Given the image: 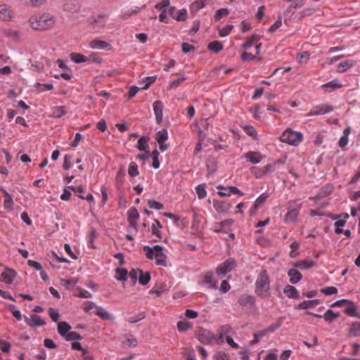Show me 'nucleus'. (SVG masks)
<instances>
[{"label":"nucleus","mask_w":360,"mask_h":360,"mask_svg":"<svg viewBox=\"0 0 360 360\" xmlns=\"http://www.w3.org/2000/svg\"><path fill=\"white\" fill-rule=\"evenodd\" d=\"M159 152L158 151V150H154L151 154H150V156H151L152 159H153V163H152V167L157 169L160 167V161H159Z\"/></svg>","instance_id":"obj_46"},{"label":"nucleus","mask_w":360,"mask_h":360,"mask_svg":"<svg viewBox=\"0 0 360 360\" xmlns=\"http://www.w3.org/2000/svg\"><path fill=\"white\" fill-rule=\"evenodd\" d=\"M168 139V133L167 129H162L157 133L155 139L158 143L165 142Z\"/></svg>","instance_id":"obj_52"},{"label":"nucleus","mask_w":360,"mask_h":360,"mask_svg":"<svg viewBox=\"0 0 360 360\" xmlns=\"http://www.w3.org/2000/svg\"><path fill=\"white\" fill-rule=\"evenodd\" d=\"M13 18V12L6 5L0 6V19L4 21L11 20Z\"/></svg>","instance_id":"obj_22"},{"label":"nucleus","mask_w":360,"mask_h":360,"mask_svg":"<svg viewBox=\"0 0 360 360\" xmlns=\"http://www.w3.org/2000/svg\"><path fill=\"white\" fill-rule=\"evenodd\" d=\"M55 22V18L48 13L34 14L29 18V25L34 30H49Z\"/></svg>","instance_id":"obj_1"},{"label":"nucleus","mask_w":360,"mask_h":360,"mask_svg":"<svg viewBox=\"0 0 360 360\" xmlns=\"http://www.w3.org/2000/svg\"><path fill=\"white\" fill-rule=\"evenodd\" d=\"M214 208L219 213H224L229 211L231 205L226 201H214Z\"/></svg>","instance_id":"obj_21"},{"label":"nucleus","mask_w":360,"mask_h":360,"mask_svg":"<svg viewBox=\"0 0 360 360\" xmlns=\"http://www.w3.org/2000/svg\"><path fill=\"white\" fill-rule=\"evenodd\" d=\"M196 193L199 199H203L207 196V191L205 190V184H199L195 187Z\"/></svg>","instance_id":"obj_47"},{"label":"nucleus","mask_w":360,"mask_h":360,"mask_svg":"<svg viewBox=\"0 0 360 360\" xmlns=\"http://www.w3.org/2000/svg\"><path fill=\"white\" fill-rule=\"evenodd\" d=\"M261 36L257 34H252L250 37L247 39L245 42L243 44V48L245 49H250L252 46L253 42L259 40Z\"/></svg>","instance_id":"obj_36"},{"label":"nucleus","mask_w":360,"mask_h":360,"mask_svg":"<svg viewBox=\"0 0 360 360\" xmlns=\"http://www.w3.org/2000/svg\"><path fill=\"white\" fill-rule=\"evenodd\" d=\"M169 4H170L169 0H162L160 3L157 4L155 6V8L157 10L162 11L163 10H166V8L168 7L169 6Z\"/></svg>","instance_id":"obj_60"},{"label":"nucleus","mask_w":360,"mask_h":360,"mask_svg":"<svg viewBox=\"0 0 360 360\" xmlns=\"http://www.w3.org/2000/svg\"><path fill=\"white\" fill-rule=\"evenodd\" d=\"M31 69L35 71H41L47 65L50 66V61L44 56H34L30 59Z\"/></svg>","instance_id":"obj_6"},{"label":"nucleus","mask_w":360,"mask_h":360,"mask_svg":"<svg viewBox=\"0 0 360 360\" xmlns=\"http://www.w3.org/2000/svg\"><path fill=\"white\" fill-rule=\"evenodd\" d=\"M275 170V164H269L262 168L252 167L250 169L252 174H254L255 178L260 179L268 173H271Z\"/></svg>","instance_id":"obj_9"},{"label":"nucleus","mask_w":360,"mask_h":360,"mask_svg":"<svg viewBox=\"0 0 360 360\" xmlns=\"http://www.w3.org/2000/svg\"><path fill=\"white\" fill-rule=\"evenodd\" d=\"M204 282L209 285V288L215 289L217 288V285L214 282H213V274L211 272L207 273L204 276Z\"/></svg>","instance_id":"obj_48"},{"label":"nucleus","mask_w":360,"mask_h":360,"mask_svg":"<svg viewBox=\"0 0 360 360\" xmlns=\"http://www.w3.org/2000/svg\"><path fill=\"white\" fill-rule=\"evenodd\" d=\"M255 292L261 298L271 296L270 279L266 270L262 271L258 274L255 284Z\"/></svg>","instance_id":"obj_2"},{"label":"nucleus","mask_w":360,"mask_h":360,"mask_svg":"<svg viewBox=\"0 0 360 360\" xmlns=\"http://www.w3.org/2000/svg\"><path fill=\"white\" fill-rule=\"evenodd\" d=\"M244 157L247 161L254 165L259 163L263 158V156L257 151H248L244 154Z\"/></svg>","instance_id":"obj_17"},{"label":"nucleus","mask_w":360,"mask_h":360,"mask_svg":"<svg viewBox=\"0 0 360 360\" xmlns=\"http://www.w3.org/2000/svg\"><path fill=\"white\" fill-rule=\"evenodd\" d=\"M319 303L318 300H304L299 304V307L306 309L316 307Z\"/></svg>","instance_id":"obj_41"},{"label":"nucleus","mask_w":360,"mask_h":360,"mask_svg":"<svg viewBox=\"0 0 360 360\" xmlns=\"http://www.w3.org/2000/svg\"><path fill=\"white\" fill-rule=\"evenodd\" d=\"M283 292L288 298L297 299L299 297L298 291L294 286L290 285H287L284 287Z\"/></svg>","instance_id":"obj_24"},{"label":"nucleus","mask_w":360,"mask_h":360,"mask_svg":"<svg viewBox=\"0 0 360 360\" xmlns=\"http://www.w3.org/2000/svg\"><path fill=\"white\" fill-rule=\"evenodd\" d=\"M140 274L139 278V282L142 285H146L150 281V275L148 272L143 273L141 270H139Z\"/></svg>","instance_id":"obj_43"},{"label":"nucleus","mask_w":360,"mask_h":360,"mask_svg":"<svg viewBox=\"0 0 360 360\" xmlns=\"http://www.w3.org/2000/svg\"><path fill=\"white\" fill-rule=\"evenodd\" d=\"M149 137L148 136H141L137 143V148L141 151H147L149 149L148 142Z\"/></svg>","instance_id":"obj_32"},{"label":"nucleus","mask_w":360,"mask_h":360,"mask_svg":"<svg viewBox=\"0 0 360 360\" xmlns=\"http://www.w3.org/2000/svg\"><path fill=\"white\" fill-rule=\"evenodd\" d=\"M71 329V326L67 322L61 321L58 323V333L62 337H65Z\"/></svg>","instance_id":"obj_27"},{"label":"nucleus","mask_w":360,"mask_h":360,"mask_svg":"<svg viewBox=\"0 0 360 360\" xmlns=\"http://www.w3.org/2000/svg\"><path fill=\"white\" fill-rule=\"evenodd\" d=\"M269 198V194L267 193H262L254 202L252 208L254 210H257L259 206H261Z\"/></svg>","instance_id":"obj_37"},{"label":"nucleus","mask_w":360,"mask_h":360,"mask_svg":"<svg viewBox=\"0 0 360 360\" xmlns=\"http://www.w3.org/2000/svg\"><path fill=\"white\" fill-rule=\"evenodd\" d=\"M302 139L303 135L301 132L293 131L291 129L285 130L280 137V140L282 142L294 146H298L302 142Z\"/></svg>","instance_id":"obj_4"},{"label":"nucleus","mask_w":360,"mask_h":360,"mask_svg":"<svg viewBox=\"0 0 360 360\" xmlns=\"http://www.w3.org/2000/svg\"><path fill=\"white\" fill-rule=\"evenodd\" d=\"M65 340L68 341L71 340H81L82 336L80 334H79L77 332L75 331H69L68 335L65 337Z\"/></svg>","instance_id":"obj_57"},{"label":"nucleus","mask_w":360,"mask_h":360,"mask_svg":"<svg viewBox=\"0 0 360 360\" xmlns=\"http://www.w3.org/2000/svg\"><path fill=\"white\" fill-rule=\"evenodd\" d=\"M153 108L155 115V120L158 124H160L162 122L163 104L161 101H156L153 103Z\"/></svg>","instance_id":"obj_16"},{"label":"nucleus","mask_w":360,"mask_h":360,"mask_svg":"<svg viewBox=\"0 0 360 360\" xmlns=\"http://www.w3.org/2000/svg\"><path fill=\"white\" fill-rule=\"evenodd\" d=\"M288 276L290 277V283L296 284L302 278V274L296 269L295 267L290 269L287 272Z\"/></svg>","instance_id":"obj_19"},{"label":"nucleus","mask_w":360,"mask_h":360,"mask_svg":"<svg viewBox=\"0 0 360 360\" xmlns=\"http://www.w3.org/2000/svg\"><path fill=\"white\" fill-rule=\"evenodd\" d=\"M300 212V207L294 203L292 205H290L288 207V212L286 213L284 221L286 224L292 223L296 221L298 214Z\"/></svg>","instance_id":"obj_8"},{"label":"nucleus","mask_w":360,"mask_h":360,"mask_svg":"<svg viewBox=\"0 0 360 360\" xmlns=\"http://www.w3.org/2000/svg\"><path fill=\"white\" fill-rule=\"evenodd\" d=\"M197 338L202 344L210 345L215 342L217 336L209 330L200 328L198 332Z\"/></svg>","instance_id":"obj_7"},{"label":"nucleus","mask_w":360,"mask_h":360,"mask_svg":"<svg viewBox=\"0 0 360 360\" xmlns=\"http://www.w3.org/2000/svg\"><path fill=\"white\" fill-rule=\"evenodd\" d=\"M146 251V257L149 259H155V264L158 266H166L167 256L163 252V248L160 245L153 247L146 245L143 247Z\"/></svg>","instance_id":"obj_3"},{"label":"nucleus","mask_w":360,"mask_h":360,"mask_svg":"<svg viewBox=\"0 0 360 360\" xmlns=\"http://www.w3.org/2000/svg\"><path fill=\"white\" fill-rule=\"evenodd\" d=\"M35 86L39 92H43L45 91H51L53 89V86L51 83L40 84L36 83Z\"/></svg>","instance_id":"obj_50"},{"label":"nucleus","mask_w":360,"mask_h":360,"mask_svg":"<svg viewBox=\"0 0 360 360\" xmlns=\"http://www.w3.org/2000/svg\"><path fill=\"white\" fill-rule=\"evenodd\" d=\"M67 113L65 106H55L52 109L51 117L53 118H60Z\"/></svg>","instance_id":"obj_33"},{"label":"nucleus","mask_w":360,"mask_h":360,"mask_svg":"<svg viewBox=\"0 0 360 360\" xmlns=\"http://www.w3.org/2000/svg\"><path fill=\"white\" fill-rule=\"evenodd\" d=\"M235 264L236 262L233 259H229L218 266L217 274L219 276H224L233 269Z\"/></svg>","instance_id":"obj_11"},{"label":"nucleus","mask_w":360,"mask_h":360,"mask_svg":"<svg viewBox=\"0 0 360 360\" xmlns=\"http://www.w3.org/2000/svg\"><path fill=\"white\" fill-rule=\"evenodd\" d=\"M115 278L117 281H126L128 278V271L125 269L117 268L115 269Z\"/></svg>","instance_id":"obj_35"},{"label":"nucleus","mask_w":360,"mask_h":360,"mask_svg":"<svg viewBox=\"0 0 360 360\" xmlns=\"http://www.w3.org/2000/svg\"><path fill=\"white\" fill-rule=\"evenodd\" d=\"M162 229V225L158 219H155L151 226V233L153 235L157 236L159 239L161 238L160 229Z\"/></svg>","instance_id":"obj_40"},{"label":"nucleus","mask_w":360,"mask_h":360,"mask_svg":"<svg viewBox=\"0 0 360 360\" xmlns=\"http://www.w3.org/2000/svg\"><path fill=\"white\" fill-rule=\"evenodd\" d=\"M233 27V26L232 25H226L225 27L219 30V36L224 37L229 35Z\"/></svg>","instance_id":"obj_64"},{"label":"nucleus","mask_w":360,"mask_h":360,"mask_svg":"<svg viewBox=\"0 0 360 360\" xmlns=\"http://www.w3.org/2000/svg\"><path fill=\"white\" fill-rule=\"evenodd\" d=\"M91 23L94 28H103L106 24V20L105 17L99 16Z\"/></svg>","instance_id":"obj_49"},{"label":"nucleus","mask_w":360,"mask_h":360,"mask_svg":"<svg viewBox=\"0 0 360 360\" xmlns=\"http://www.w3.org/2000/svg\"><path fill=\"white\" fill-rule=\"evenodd\" d=\"M238 302L239 305L243 308L248 307L252 309L253 311H257V307L256 306V298L253 295H243L239 297Z\"/></svg>","instance_id":"obj_5"},{"label":"nucleus","mask_w":360,"mask_h":360,"mask_svg":"<svg viewBox=\"0 0 360 360\" xmlns=\"http://www.w3.org/2000/svg\"><path fill=\"white\" fill-rule=\"evenodd\" d=\"M25 321L31 327H40L46 324V322L36 314L31 315Z\"/></svg>","instance_id":"obj_20"},{"label":"nucleus","mask_w":360,"mask_h":360,"mask_svg":"<svg viewBox=\"0 0 360 360\" xmlns=\"http://www.w3.org/2000/svg\"><path fill=\"white\" fill-rule=\"evenodd\" d=\"M49 315L53 321H54V322L58 321L60 314H59L58 309L52 308V307L49 308Z\"/></svg>","instance_id":"obj_54"},{"label":"nucleus","mask_w":360,"mask_h":360,"mask_svg":"<svg viewBox=\"0 0 360 360\" xmlns=\"http://www.w3.org/2000/svg\"><path fill=\"white\" fill-rule=\"evenodd\" d=\"M232 330V328L230 326L225 325L220 327V328L217 330V339H215V342L217 344H222L224 342V338L227 336L229 333H230Z\"/></svg>","instance_id":"obj_15"},{"label":"nucleus","mask_w":360,"mask_h":360,"mask_svg":"<svg viewBox=\"0 0 360 360\" xmlns=\"http://www.w3.org/2000/svg\"><path fill=\"white\" fill-rule=\"evenodd\" d=\"M207 49L210 51L217 53L223 49V45L218 41H214L208 44Z\"/></svg>","instance_id":"obj_39"},{"label":"nucleus","mask_w":360,"mask_h":360,"mask_svg":"<svg viewBox=\"0 0 360 360\" xmlns=\"http://www.w3.org/2000/svg\"><path fill=\"white\" fill-rule=\"evenodd\" d=\"M217 188L219 189L217 194L220 196H229L231 193L237 194L241 196L244 195L241 191H240L236 186H230L227 187L219 186Z\"/></svg>","instance_id":"obj_12"},{"label":"nucleus","mask_w":360,"mask_h":360,"mask_svg":"<svg viewBox=\"0 0 360 360\" xmlns=\"http://www.w3.org/2000/svg\"><path fill=\"white\" fill-rule=\"evenodd\" d=\"M128 174L131 176H137L139 174V172L138 169V165L134 162H131L129 164L128 169Z\"/></svg>","instance_id":"obj_51"},{"label":"nucleus","mask_w":360,"mask_h":360,"mask_svg":"<svg viewBox=\"0 0 360 360\" xmlns=\"http://www.w3.org/2000/svg\"><path fill=\"white\" fill-rule=\"evenodd\" d=\"M168 13L177 21H185L187 18V10L186 8L177 11L176 7L171 6L168 9Z\"/></svg>","instance_id":"obj_13"},{"label":"nucleus","mask_w":360,"mask_h":360,"mask_svg":"<svg viewBox=\"0 0 360 360\" xmlns=\"http://www.w3.org/2000/svg\"><path fill=\"white\" fill-rule=\"evenodd\" d=\"M128 220L132 226H135L139 218V213L135 207H131L128 210Z\"/></svg>","instance_id":"obj_28"},{"label":"nucleus","mask_w":360,"mask_h":360,"mask_svg":"<svg viewBox=\"0 0 360 360\" xmlns=\"http://www.w3.org/2000/svg\"><path fill=\"white\" fill-rule=\"evenodd\" d=\"M333 110V107L329 105L321 104L316 106H314L308 113L307 116H315L324 115L326 113H328Z\"/></svg>","instance_id":"obj_10"},{"label":"nucleus","mask_w":360,"mask_h":360,"mask_svg":"<svg viewBox=\"0 0 360 360\" xmlns=\"http://www.w3.org/2000/svg\"><path fill=\"white\" fill-rule=\"evenodd\" d=\"M349 335L351 337L360 336V322H353L351 323L348 330Z\"/></svg>","instance_id":"obj_29"},{"label":"nucleus","mask_w":360,"mask_h":360,"mask_svg":"<svg viewBox=\"0 0 360 360\" xmlns=\"http://www.w3.org/2000/svg\"><path fill=\"white\" fill-rule=\"evenodd\" d=\"M95 314L99 316L103 320H113L114 316L108 313L103 307L97 306L95 310Z\"/></svg>","instance_id":"obj_23"},{"label":"nucleus","mask_w":360,"mask_h":360,"mask_svg":"<svg viewBox=\"0 0 360 360\" xmlns=\"http://www.w3.org/2000/svg\"><path fill=\"white\" fill-rule=\"evenodd\" d=\"M323 88H325L328 91H332L335 89L342 87V84L338 79H333L322 85Z\"/></svg>","instance_id":"obj_30"},{"label":"nucleus","mask_w":360,"mask_h":360,"mask_svg":"<svg viewBox=\"0 0 360 360\" xmlns=\"http://www.w3.org/2000/svg\"><path fill=\"white\" fill-rule=\"evenodd\" d=\"M96 237V233L95 230H91L87 236L88 245L91 248H94V240Z\"/></svg>","instance_id":"obj_63"},{"label":"nucleus","mask_w":360,"mask_h":360,"mask_svg":"<svg viewBox=\"0 0 360 360\" xmlns=\"http://www.w3.org/2000/svg\"><path fill=\"white\" fill-rule=\"evenodd\" d=\"M70 58L75 63H82L88 61L86 56L77 53H72L70 54Z\"/></svg>","instance_id":"obj_38"},{"label":"nucleus","mask_w":360,"mask_h":360,"mask_svg":"<svg viewBox=\"0 0 360 360\" xmlns=\"http://www.w3.org/2000/svg\"><path fill=\"white\" fill-rule=\"evenodd\" d=\"M191 324L186 321H179L177 323V328L180 332L186 331L189 328H191Z\"/></svg>","instance_id":"obj_56"},{"label":"nucleus","mask_w":360,"mask_h":360,"mask_svg":"<svg viewBox=\"0 0 360 360\" xmlns=\"http://www.w3.org/2000/svg\"><path fill=\"white\" fill-rule=\"evenodd\" d=\"M145 317H146V313L142 311V312L139 313L135 316H131V317L128 318L127 319H126V321L130 323H135L139 321L144 319Z\"/></svg>","instance_id":"obj_53"},{"label":"nucleus","mask_w":360,"mask_h":360,"mask_svg":"<svg viewBox=\"0 0 360 360\" xmlns=\"http://www.w3.org/2000/svg\"><path fill=\"white\" fill-rule=\"evenodd\" d=\"M346 223V219H340L335 222L334 226L335 227V233L337 234L342 233L343 232L342 227Z\"/></svg>","instance_id":"obj_55"},{"label":"nucleus","mask_w":360,"mask_h":360,"mask_svg":"<svg viewBox=\"0 0 360 360\" xmlns=\"http://www.w3.org/2000/svg\"><path fill=\"white\" fill-rule=\"evenodd\" d=\"M339 313H335L331 309H328L324 314V315H323V318L326 320V321L331 323L335 319L339 317Z\"/></svg>","instance_id":"obj_42"},{"label":"nucleus","mask_w":360,"mask_h":360,"mask_svg":"<svg viewBox=\"0 0 360 360\" xmlns=\"http://www.w3.org/2000/svg\"><path fill=\"white\" fill-rule=\"evenodd\" d=\"M148 205L150 208L156 210H160L163 208V205L155 200H149L148 202Z\"/></svg>","instance_id":"obj_59"},{"label":"nucleus","mask_w":360,"mask_h":360,"mask_svg":"<svg viewBox=\"0 0 360 360\" xmlns=\"http://www.w3.org/2000/svg\"><path fill=\"white\" fill-rule=\"evenodd\" d=\"M232 330V328L230 326L225 325L220 327V328L217 330V339H215V342L217 344H222L224 342V338L227 336L229 333H230Z\"/></svg>","instance_id":"obj_14"},{"label":"nucleus","mask_w":360,"mask_h":360,"mask_svg":"<svg viewBox=\"0 0 360 360\" xmlns=\"http://www.w3.org/2000/svg\"><path fill=\"white\" fill-rule=\"evenodd\" d=\"M315 265V262L311 260H301L293 264L294 267L300 269H307Z\"/></svg>","instance_id":"obj_31"},{"label":"nucleus","mask_w":360,"mask_h":360,"mask_svg":"<svg viewBox=\"0 0 360 360\" xmlns=\"http://www.w3.org/2000/svg\"><path fill=\"white\" fill-rule=\"evenodd\" d=\"M15 271L11 269H6L1 275V281L5 283L10 284L15 277Z\"/></svg>","instance_id":"obj_26"},{"label":"nucleus","mask_w":360,"mask_h":360,"mask_svg":"<svg viewBox=\"0 0 360 360\" xmlns=\"http://www.w3.org/2000/svg\"><path fill=\"white\" fill-rule=\"evenodd\" d=\"M266 335V333L264 330H262L259 333H254V339L250 342V345H254L259 342V339L264 337Z\"/></svg>","instance_id":"obj_61"},{"label":"nucleus","mask_w":360,"mask_h":360,"mask_svg":"<svg viewBox=\"0 0 360 360\" xmlns=\"http://www.w3.org/2000/svg\"><path fill=\"white\" fill-rule=\"evenodd\" d=\"M354 65V62L351 60H347L338 65V72H344L347 71L348 69L351 68Z\"/></svg>","instance_id":"obj_34"},{"label":"nucleus","mask_w":360,"mask_h":360,"mask_svg":"<svg viewBox=\"0 0 360 360\" xmlns=\"http://www.w3.org/2000/svg\"><path fill=\"white\" fill-rule=\"evenodd\" d=\"M89 47L93 49L109 50L110 49V44L105 41L94 39L89 42Z\"/></svg>","instance_id":"obj_18"},{"label":"nucleus","mask_w":360,"mask_h":360,"mask_svg":"<svg viewBox=\"0 0 360 360\" xmlns=\"http://www.w3.org/2000/svg\"><path fill=\"white\" fill-rule=\"evenodd\" d=\"M165 290V286L164 285H155L150 290V293H155L157 296H160Z\"/></svg>","instance_id":"obj_58"},{"label":"nucleus","mask_w":360,"mask_h":360,"mask_svg":"<svg viewBox=\"0 0 360 360\" xmlns=\"http://www.w3.org/2000/svg\"><path fill=\"white\" fill-rule=\"evenodd\" d=\"M283 318L278 319V320L276 321V322L275 323L269 326L266 328H265L264 330L265 331L266 334L274 332L276 330H277L278 328L281 327V326L283 323Z\"/></svg>","instance_id":"obj_44"},{"label":"nucleus","mask_w":360,"mask_h":360,"mask_svg":"<svg viewBox=\"0 0 360 360\" xmlns=\"http://www.w3.org/2000/svg\"><path fill=\"white\" fill-rule=\"evenodd\" d=\"M210 0H196L193 2L190 6V10L191 13H195L200 9L203 8L207 5Z\"/></svg>","instance_id":"obj_25"},{"label":"nucleus","mask_w":360,"mask_h":360,"mask_svg":"<svg viewBox=\"0 0 360 360\" xmlns=\"http://www.w3.org/2000/svg\"><path fill=\"white\" fill-rule=\"evenodd\" d=\"M229 14V11L226 8H220L217 11L214 18L216 20H219L223 16L227 15Z\"/></svg>","instance_id":"obj_62"},{"label":"nucleus","mask_w":360,"mask_h":360,"mask_svg":"<svg viewBox=\"0 0 360 360\" xmlns=\"http://www.w3.org/2000/svg\"><path fill=\"white\" fill-rule=\"evenodd\" d=\"M349 303V305L346 307L345 309V313L350 316H354L356 315V307L354 305V302L352 301L347 302Z\"/></svg>","instance_id":"obj_45"}]
</instances>
